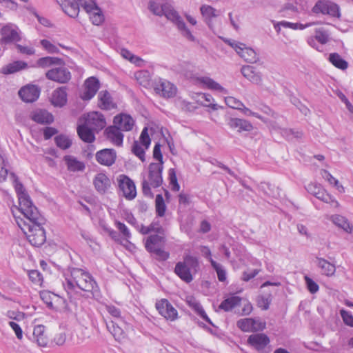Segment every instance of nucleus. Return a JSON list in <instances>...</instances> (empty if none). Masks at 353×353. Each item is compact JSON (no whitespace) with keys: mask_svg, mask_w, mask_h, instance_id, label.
<instances>
[{"mask_svg":"<svg viewBox=\"0 0 353 353\" xmlns=\"http://www.w3.org/2000/svg\"><path fill=\"white\" fill-rule=\"evenodd\" d=\"M169 178L170 181V183L172 185V190L174 191H179L180 186L177 182V178L176 176V173L174 169H170L169 170Z\"/></svg>","mask_w":353,"mask_h":353,"instance_id":"bf43d9fd","label":"nucleus"},{"mask_svg":"<svg viewBox=\"0 0 353 353\" xmlns=\"http://www.w3.org/2000/svg\"><path fill=\"white\" fill-rule=\"evenodd\" d=\"M341 315L346 325L353 327V316L350 314V312L342 310L341 311Z\"/></svg>","mask_w":353,"mask_h":353,"instance_id":"69168bd1","label":"nucleus"},{"mask_svg":"<svg viewBox=\"0 0 353 353\" xmlns=\"http://www.w3.org/2000/svg\"><path fill=\"white\" fill-rule=\"evenodd\" d=\"M62 63L61 59L51 57H46L40 58L37 63L39 67L45 68L53 65H60Z\"/></svg>","mask_w":353,"mask_h":353,"instance_id":"a18cd8bd","label":"nucleus"},{"mask_svg":"<svg viewBox=\"0 0 353 353\" xmlns=\"http://www.w3.org/2000/svg\"><path fill=\"white\" fill-rule=\"evenodd\" d=\"M134 79L139 84L147 88L150 85L151 81V75L148 70H139L134 74Z\"/></svg>","mask_w":353,"mask_h":353,"instance_id":"a19ab883","label":"nucleus"},{"mask_svg":"<svg viewBox=\"0 0 353 353\" xmlns=\"http://www.w3.org/2000/svg\"><path fill=\"white\" fill-rule=\"evenodd\" d=\"M307 190L309 192L314 194L317 199L325 202L331 203L334 202L338 205V202L334 199L328 194L325 190L321 188L316 184H309Z\"/></svg>","mask_w":353,"mask_h":353,"instance_id":"a878e982","label":"nucleus"},{"mask_svg":"<svg viewBox=\"0 0 353 353\" xmlns=\"http://www.w3.org/2000/svg\"><path fill=\"white\" fill-rule=\"evenodd\" d=\"M8 324L12 327V329L14 330L17 338L19 340H21L23 338V331H22V329L21 328L20 325L14 321H10L8 323Z\"/></svg>","mask_w":353,"mask_h":353,"instance_id":"338daca9","label":"nucleus"},{"mask_svg":"<svg viewBox=\"0 0 353 353\" xmlns=\"http://www.w3.org/2000/svg\"><path fill=\"white\" fill-rule=\"evenodd\" d=\"M164 12L163 15H165V17L174 23L181 34L185 37L187 39L191 41H195L196 39L194 36L192 34L190 30L187 28L185 22L179 14V13L172 7V6L165 3L164 4Z\"/></svg>","mask_w":353,"mask_h":353,"instance_id":"0eeeda50","label":"nucleus"},{"mask_svg":"<svg viewBox=\"0 0 353 353\" xmlns=\"http://www.w3.org/2000/svg\"><path fill=\"white\" fill-rule=\"evenodd\" d=\"M236 325L243 332H254L264 328V325H261V323L251 318L240 319Z\"/></svg>","mask_w":353,"mask_h":353,"instance_id":"bb28decb","label":"nucleus"},{"mask_svg":"<svg viewBox=\"0 0 353 353\" xmlns=\"http://www.w3.org/2000/svg\"><path fill=\"white\" fill-rule=\"evenodd\" d=\"M199 267V260L196 257L187 254L183 261L178 262L174 268V273L185 283H190L193 280V274L196 272Z\"/></svg>","mask_w":353,"mask_h":353,"instance_id":"39448f33","label":"nucleus"},{"mask_svg":"<svg viewBox=\"0 0 353 353\" xmlns=\"http://www.w3.org/2000/svg\"><path fill=\"white\" fill-rule=\"evenodd\" d=\"M241 71L243 76L251 83L259 85L262 84L263 79L261 73L254 67L244 65L241 68Z\"/></svg>","mask_w":353,"mask_h":353,"instance_id":"393cba45","label":"nucleus"},{"mask_svg":"<svg viewBox=\"0 0 353 353\" xmlns=\"http://www.w3.org/2000/svg\"><path fill=\"white\" fill-rule=\"evenodd\" d=\"M321 174L323 178L326 179L331 185H334L339 192H344V188L343 185H340L339 181L334 178L328 171L322 170L321 171Z\"/></svg>","mask_w":353,"mask_h":353,"instance_id":"8fccbe9b","label":"nucleus"},{"mask_svg":"<svg viewBox=\"0 0 353 353\" xmlns=\"http://www.w3.org/2000/svg\"><path fill=\"white\" fill-rule=\"evenodd\" d=\"M119 177V188L123 196L128 199H134L137 194L134 182L125 175H121Z\"/></svg>","mask_w":353,"mask_h":353,"instance_id":"6ab92c4d","label":"nucleus"},{"mask_svg":"<svg viewBox=\"0 0 353 353\" xmlns=\"http://www.w3.org/2000/svg\"><path fill=\"white\" fill-rule=\"evenodd\" d=\"M64 275L65 282L63 283V285L68 293L74 291L77 288L88 292L98 290V285L92 276L82 269L70 268Z\"/></svg>","mask_w":353,"mask_h":353,"instance_id":"7ed1b4c3","label":"nucleus"},{"mask_svg":"<svg viewBox=\"0 0 353 353\" xmlns=\"http://www.w3.org/2000/svg\"><path fill=\"white\" fill-rule=\"evenodd\" d=\"M115 225H116V227L118 228V230L121 232V233L125 237V239H128L131 237V234H130L128 228L124 223H123L120 221H116Z\"/></svg>","mask_w":353,"mask_h":353,"instance_id":"052dcab7","label":"nucleus"},{"mask_svg":"<svg viewBox=\"0 0 353 353\" xmlns=\"http://www.w3.org/2000/svg\"><path fill=\"white\" fill-rule=\"evenodd\" d=\"M99 106L103 110H111L116 107L112 101L110 94L106 91L103 90L99 93Z\"/></svg>","mask_w":353,"mask_h":353,"instance_id":"72a5a7b5","label":"nucleus"},{"mask_svg":"<svg viewBox=\"0 0 353 353\" xmlns=\"http://www.w3.org/2000/svg\"><path fill=\"white\" fill-rule=\"evenodd\" d=\"M196 81L199 85L205 87L209 90H216L223 94L228 93V90L225 88L208 77H197Z\"/></svg>","mask_w":353,"mask_h":353,"instance_id":"cd10ccee","label":"nucleus"},{"mask_svg":"<svg viewBox=\"0 0 353 353\" xmlns=\"http://www.w3.org/2000/svg\"><path fill=\"white\" fill-rule=\"evenodd\" d=\"M67 165L68 170L70 172L83 171L85 169L83 162L79 161L76 157L70 155H66L63 158Z\"/></svg>","mask_w":353,"mask_h":353,"instance_id":"f704fd0d","label":"nucleus"},{"mask_svg":"<svg viewBox=\"0 0 353 353\" xmlns=\"http://www.w3.org/2000/svg\"><path fill=\"white\" fill-rule=\"evenodd\" d=\"M94 130L87 125L82 123L77 127V133L82 141L92 143L95 139Z\"/></svg>","mask_w":353,"mask_h":353,"instance_id":"2f4dec72","label":"nucleus"},{"mask_svg":"<svg viewBox=\"0 0 353 353\" xmlns=\"http://www.w3.org/2000/svg\"><path fill=\"white\" fill-rule=\"evenodd\" d=\"M228 125L232 129H238L239 132H250L253 129V126L250 122L239 118H230L228 120Z\"/></svg>","mask_w":353,"mask_h":353,"instance_id":"7c9ffc66","label":"nucleus"},{"mask_svg":"<svg viewBox=\"0 0 353 353\" xmlns=\"http://www.w3.org/2000/svg\"><path fill=\"white\" fill-rule=\"evenodd\" d=\"M241 299L237 296H230L221 302L219 308L228 312L240 304Z\"/></svg>","mask_w":353,"mask_h":353,"instance_id":"37998d69","label":"nucleus"},{"mask_svg":"<svg viewBox=\"0 0 353 353\" xmlns=\"http://www.w3.org/2000/svg\"><path fill=\"white\" fill-rule=\"evenodd\" d=\"M54 141L57 147L62 150H66L69 148L72 144L70 139L65 135H59L56 137Z\"/></svg>","mask_w":353,"mask_h":353,"instance_id":"603ef678","label":"nucleus"},{"mask_svg":"<svg viewBox=\"0 0 353 353\" xmlns=\"http://www.w3.org/2000/svg\"><path fill=\"white\" fill-rule=\"evenodd\" d=\"M46 75L48 79L60 83H65L71 78L70 71L63 66L52 68L46 72Z\"/></svg>","mask_w":353,"mask_h":353,"instance_id":"2eb2a0df","label":"nucleus"},{"mask_svg":"<svg viewBox=\"0 0 353 353\" xmlns=\"http://www.w3.org/2000/svg\"><path fill=\"white\" fill-rule=\"evenodd\" d=\"M209 162L211 164L216 165V166L222 168L223 170H225L232 176L236 177V174H234V172L233 171H232L227 165H225L224 164H223L221 162L219 161L218 160H216L215 159H212L210 160Z\"/></svg>","mask_w":353,"mask_h":353,"instance_id":"0e129e2a","label":"nucleus"},{"mask_svg":"<svg viewBox=\"0 0 353 353\" xmlns=\"http://www.w3.org/2000/svg\"><path fill=\"white\" fill-rule=\"evenodd\" d=\"M330 62L336 68L341 70H345L348 67L347 62L344 60L338 53H331L329 55Z\"/></svg>","mask_w":353,"mask_h":353,"instance_id":"c03bdc74","label":"nucleus"},{"mask_svg":"<svg viewBox=\"0 0 353 353\" xmlns=\"http://www.w3.org/2000/svg\"><path fill=\"white\" fill-rule=\"evenodd\" d=\"M30 279L36 284H41L42 281V276L38 270H31L29 272Z\"/></svg>","mask_w":353,"mask_h":353,"instance_id":"e2e57ef3","label":"nucleus"},{"mask_svg":"<svg viewBox=\"0 0 353 353\" xmlns=\"http://www.w3.org/2000/svg\"><path fill=\"white\" fill-rule=\"evenodd\" d=\"M99 89V81L95 77L87 79L84 83V90L80 97L84 101L90 100Z\"/></svg>","mask_w":353,"mask_h":353,"instance_id":"f3484780","label":"nucleus"},{"mask_svg":"<svg viewBox=\"0 0 353 353\" xmlns=\"http://www.w3.org/2000/svg\"><path fill=\"white\" fill-rule=\"evenodd\" d=\"M330 220L332 221L334 225L343 229L345 232L348 233L352 232V227L344 216L339 214L332 215L330 217Z\"/></svg>","mask_w":353,"mask_h":353,"instance_id":"58836bf2","label":"nucleus"},{"mask_svg":"<svg viewBox=\"0 0 353 353\" xmlns=\"http://www.w3.org/2000/svg\"><path fill=\"white\" fill-rule=\"evenodd\" d=\"M312 10L315 14H327L334 18L340 19L341 17L339 6L330 0H319Z\"/></svg>","mask_w":353,"mask_h":353,"instance_id":"6e6552de","label":"nucleus"},{"mask_svg":"<svg viewBox=\"0 0 353 353\" xmlns=\"http://www.w3.org/2000/svg\"><path fill=\"white\" fill-rule=\"evenodd\" d=\"M211 265L216 271L219 281L221 282L225 281L227 279V273L223 266L214 260H211Z\"/></svg>","mask_w":353,"mask_h":353,"instance_id":"de8ad7c7","label":"nucleus"},{"mask_svg":"<svg viewBox=\"0 0 353 353\" xmlns=\"http://www.w3.org/2000/svg\"><path fill=\"white\" fill-rule=\"evenodd\" d=\"M150 10L155 15L162 16L164 12V4L160 6L153 1H150L149 3Z\"/></svg>","mask_w":353,"mask_h":353,"instance_id":"5fc2aeb1","label":"nucleus"},{"mask_svg":"<svg viewBox=\"0 0 353 353\" xmlns=\"http://www.w3.org/2000/svg\"><path fill=\"white\" fill-rule=\"evenodd\" d=\"M304 279L307 285V288L312 294H314L319 291V287L318 284L314 282L308 276H305Z\"/></svg>","mask_w":353,"mask_h":353,"instance_id":"4d7b16f0","label":"nucleus"},{"mask_svg":"<svg viewBox=\"0 0 353 353\" xmlns=\"http://www.w3.org/2000/svg\"><path fill=\"white\" fill-rule=\"evenodd\" d=\"M63 10L70 17L79 15L80 6L89 14L92 23L100 25L104 20L101 8L94 0H59Z\"/></svg>","mask_w":353,"mask_h":353,"instance_id":"f03ea898","label":"nucleus"},{"mask_svg":"<svg viewBox=\"0 0 353 353\" xmlns=\"http://www.w3.org/2000/svg\"><path fill=\"white\" fill-rule=\"evenodd\" d=\"M225 42L246 62L254 63L259 60L256 52L252 48L246 47L244 43L230 40Z\"/></svg>","mask_w":353,"mask_h":353,"instance_id":"1a4fd4ad","label":"nucleus"},{"mask_svg":"<svg viewBox=\"0 0 353 353\" xmlns=\"http://www.w3.org/2000/svg\"><path fill=\"white\" fill-rule=\"evenodd\" d=\"M202 16L205 18L208 23L214 17H216L218 14L217 11L212 7L207 5H203L200 8Z\"/></svg>","mask_w":353,"mask_h":353,"instance_id":"09e8293b","label":"nucleus"},{"mask_svg":"<svg viewBox=\"0 0 353 353\" xmlns=\"http://www.w3.org/2000/svg\"><path fill=\"white\" fill-rule=\"evenodd\" d=\"M248 343L259 352H264L265 347L270 343L269 337L263 333L252 334L248 339Z\"/></svg>","mask_w":353,"mask_h":353,"instance_id":"4be33fe9","label":"nucleus"},{"mask_svg":"<svg viewBox=\"0 0 353 353\" xmlns=\"http://www.w3.org/2000/svg\"><path fill=\"white\" fill-rule=\"evenodd\" d=\"M6 316L10 319L16 320L18 321L23 320L24 319L23 313L11 310L7 312Z\"/></svg>","mask_w":353,"mask_h":353,"instance_id":"774afa93","label":"nucleus"},{"mask_svg":"<svg viewBox=\"0 0 353 353\" xmlns=\"http://www.w3.org/2000/svg\"><path fill=\"white\" fill-rule=\"evenodd\" d=\"M188 304L203 319L212 325H214L211 320L205 314L201 305L192 296L188 297L187 299Z\"/></svg>","mask_w":353,"mask_h":353,"instance_id":"c9c22d12","label":"nucleus"},{"mask_svg":"<svg viewBox=\"0 0 353 353\" xmlns=\"http://www.w3.org/2000/svg\"><path fill=\"white\" fill-rule=\"evenodd\" d=\"M45 327L42 325H38L34 327L33 330L34 340L41 347H46L48 344V339L45 335Z\"/></svg>","mask_w":353,"mask_h":353,"instance_id":"e433bc0d","label":"nucleus"},{"mask_svg":"<svg viewBox=\"0 0 353 353\" xmlns=\"http://www.w3.org/2000/svg\"><path fill=\"white\" fill-rule=\"evenodd\" d=\"M273 26L275 31L279 34L281 32V28H290L292 30H304L307 28L311 27L312 26L319 24V22H310L305 24H302L301 23H292L287 21H272Z\"/></svg>","mask_w":353,"mask_h":353,"instance_id":"aec40b11","label":"nucleus"},{"mask_svg":"<svg viewBox=\"0 0 353 353\" xmlns=\"http://www.w3.org/2000/svg\"><path fill=\"white\" fill-rule=\"evenodd\" d=\"M317 265L321 269L322 274L327 276H333L335 273V266L323 258H317Z\"/></svg>","mask_w":353,"mask_h":353,"instance_id":"4c0bfd02","label":"nucleus"},{"mask_svg":"<svg viewBox=\"0 0 353 353\" xmlns=\"http://www.w3.org/2000/svg\"><path fill=\"white\" fill-rule=\"evenodd\" d=\"M330 41V34L327 30L323 28H316L314 30V35L310 36L307 39V44L318 51H321L317 42L321 45H325Z\"/></svg>","mask_w":353,"mask_h":353,"instance_id":"ddd939ff","label":"nucleus"},{"mask_svg":"<svg viewBox=\"0 0 353 353\" xmlns=\"http://www.w3.org/2000/svg\"><path fill=\"white\" fill-rule=\"evenodd\" d=\"M164 238L158 234L150 235L145 243L147 251L152 253L158 261H165L169 258L170 254L162 249Z\"/></svg>","mask_w":353,"mask_h":353,"instance_id":"423d86ee","label":"nucleus"},{"mask_svg":"<svg viewBox=\"0 0 353 353\" xmlns=\"http://www.w3.org/2000/svg\"><path fill=\"white\" fill-rule=\"evenodd\" d=\"M9 178L17 192L21 215L17 216L13 211V215L18 226L26 235L29 242L34 246L43 245L46 240V232L43 228L46 220L40 214L37 208L32 203L23 185L19 181L16 174L9 171L8 162L0 154V183Z\"/></svg>","mask_w":353,"mask_h":353,"instance_id":"f257e3e1","label":"nucleus"},{"mask_svg":"<svg viewBox=\"0 0 353 353\" xmlns=\"http://www.w3.org/2000/svg\"><path fill=\"white\" fill-rule=\"evenodd\" d=\"M1 42L3 43H16L21 40L19 28L13 23L4 25L1 30Z\"/></svg>","mask_w":353,"mask_h":353,"instance_id":"9b49d317","label":"nucleus"},{"mask_svg":"<svg viewBox=\"0 0 353 353\" xmlns=\"http://www.w3.org/2000/svg\"><path fill=\"white\" fill-rule=\"evenodd\" d=\"M26 67L27 63L26 62L17 61L3 66L1 71L3 74H8L17 72Z\"/></svg>","mask_w":353,"mask_h":353,"instance_id":"ea45409f","label":"nucleus"},{"mask_svg":"<svg viewBox=\"0 0 353 353\" xmlns=\"http://www.w3.org/2000/svg\"><path fill=\"white\" fill-rule=\"evenodd\" d=\"M198 101H200L203 106L210 107L213 110H217L221 108L217 103H214V99L210 94L200 93L198 94Z\"/></svg>","mask_w":353,"mask_h":353,"instance_id":"79ce46f5","label":"nucleus"},{"mask_svg":"<svg viewBox=\"0 0 353 353\" xmlns=\"http://www.w3.org/2000/svg\"><path fill=\"white\" fill-rule=\"evenodd\" d=\"M150 142L148 128H144L141 133L139 141H134L133 143L132 151L143 162L145 161V150L149 148Z\"/></svg>","mask_w":353,"mask_h":353,"instance_id":"9d476101","label":"nucleus"},{"mask_svg":"<svg viewBox=\"0 0 353 353\" xmlns=\"http://www.w3.org/2000/svg\"><path fill=\"white\" fill-rule=\"evenodd\" d=\"M155 306L159 313L167 320L174 321L178 319L177 310L167 299L158 301Z\"/></svg>","mask_w":353,"mask_h":353,"instance_id":"f8f14e48","label":"nucleus"},{"mask_svg":"<svg viewBox=\"0 0 353 353\" xmlns=\"http://www.w3.org/2000/svg\"><path fill=\"white\" fill-rule=\"evenodd\" d=\"M114 125L122 131H130L134 125V120L127 114H120L114 118Z\"/></svg>","mask_w":353,"mask_h":353,"instance_id":"5701e85b","label":"nucleus"},{"mask_svg":"<svg viewBox=\"0 0 353 353\" xmlns=\"http://www.w3.org/2000/svg\"><path fill=\"white\" fill-rule=\"evenodd\" d=\"M51 103L56 107H63L67 103V93L65 87L55 90L51 97Z\"/></svg>","mask_w":353,"mask_h":353,"instance_id":"c756f323","label":"nucleus"},{"mask_svg":"<svg viewBox=\"0 0 353 353\" xmlns=\"http://www.w3.org/2000/svg\"><path fill=\"white\" fill-rule=\"evenodd\" d=\"M41 44L42 47L50 53H57L59 52V49L57 46L52 44L50 41L46 39H43L41 41Z\"/></svg>","mask_w":353,"mask_h":353,"instance_id":"13d9d810","label":"nucleus"},{"mask_svg":"<svg viewBox=\"0 0 353 353\" xmlns=\"http://www.w3.org/2000/svg\"><path fill=\"white\" fill-rule=\"evenodd\" d=\"M40 90L34 85H28L23 87L19 91L21 99L27 103L35 101L39 97Z\"/></svg>","mask_w":353,"mask_h":353,"instance_id":"412c9836","label":"nucleus"},{"mask_svg":"<svg viewBox=\"0 0 353 353\" xmlns=\"http://www.w3.org/2000/svg\"><path fill=\"white\" fill-rule=\"evenodd\" d=\"M32 119L40 124H48L53 121L52 114L45 110H37L32 113Z\"/></svg>","mask_w":353,"mask_h":353,"instance_id":"473e14b6","label":"nucleus"},{"mask_svg":"<svg viewBox=\"0 0 353 353\" xmlns=\"http://www.w3.org/2000/svg\"><path fill=\"white\" fill-rule=\"evenodd\" d=\"M117 154L113 149H103L97 152L96 159L101 165H112L116 160Z\"/></svg>","mask_w":353,"mask_h":353,"instance_id":"b1692460","label":"nucleus"},{"mask_svg":"<svg viewBox=\"0 0 353 353\" xmlns=\"http://www.w3.org/2000/svg\"><path fill=\"white\" fill-rule=\"evenodd\" d=\"M119 128L114 125L109 126L105 129L107 139L117 146H121L123 144V134Z\"/></svg>","mask_w":353,"mask_h":353,"instance_id":"c85d7f7f","label":"nucleus"},{"mask_svg":"<svg viewBox=\"0 0 353 353\" xmlns=\"http://www.w3.org/2000/svg\"><path fill=\"white\" fill-rule=\"evenodd\" d=\"M40 297L41 300L49 307H52V299L55 295L48 291H42L40 292Z\"/></svg>","mask_w":353,"mask_h":353,"instance_id":"6e6d98bb","label":"nucleus"},{"mask_svg":"<svg viewBox=\"0 0 353 353\" xmlns=\"http://www.w3.org/2000/svg\"><path fill=\"white\" fill-rule=\"evenodd\" d=\"M38 19V21L42 24L43 26L46 27H49L51 26V23L50 21L43 17H41L38 14V13L36 12V10L32 7H28L27 8Z\"/></svg>","mask_w":353,"mask_h":353,"instance_id":"680f3d73","label":"nucleus"},{"mask_svg":"<svg viewBox=\"0 0 353 353\" xmlns=\"http://www.w3.org/2000/svg\"><path fill=\"white\" fill-rule=\"evenodd\" d=\"M93 185L98 193L104 194L111 189L112 183L105 174L98 173L93 179Z\"/></svg>","mask_w":353,"mask_h":353,"instance_id":"a211bd4d","label":"nucleus"},{"mask_svg":"<svg viewBox=\"0 0 353 353\" xmlns=\"http://www.w3.org/2000/svg\"><path fill=\"white\" fill-rule=\"evenodd\" d=\"M156 213L159 216H163L166 210V205L161 194H157L155 199Z\"/></svg>","mask_w":353,"mask_h":353,"instance_id":"3c124183","label":"nucleus"},{"mask_svg":"<svg viewBox=\"0 0 353 353\" xmlns=\"http://www.w3.org/2000/svg\"><path fill=\"white\" fill-rule=\"evenodd\" d=\"M225 102L228 106L233 109L241 110L243 107V103L233 97H225Z\"/></svg>","mask_w":353,"mask_h":353,"instance_id":"864d4df0","label":"nucleus"},{"mask_svg":"<svg viewBox=\"0 0 353 353\" xmlns=\"http://www.w3.org/2000/svg\"><path fill=\"white\" fill-rule=\"evenodd\" d=\"M163 169L161 163H151L149 165L148 174L142 181V191L145 196L152 197L151 188H158L161 185Z\"/></svg>","mask_w":353,"mask_h":353,"instance_id":"20e7f679","label":"nucleus"},{"mask_svg":"<svg viewBox=\"0 0 353 353\" xmlns=\"http://www.w3.org/2000/svg\"><path fill=\"white\" fill-rule=\"evenodd\" d=\"M116 340L120 341L125 338V334L122 327H121L118 323L115 321L111 322V326L107 325Z\"/></svg>","mask_w":353,"mask_h":353,"instance_id":"49530a36","label":"nucleus"},{"mask_svg":"<svg viewBox=\"0 0 353 353\" xmlns=\"http://www.w3.org/2000/svg\"><path fill=\"white\" fill-rule=\"evenodd\" d=\"M155 92L164 98H172L177 92L176 87L171 82L167 80H161L156 83L154 87Z\"/></svg>","mask_w":353,"mask_h":353,"instance_id":"dca6fc26","label":"nucleus"},{"mask_svg":"<svg viewBox=\"0 0 353 353\" xmlns=\"http://www.w3.org/2000/svg\"><path fill=\"white\" fill-rule=\"evenodd\" d=\"M83 119L84 124L94 129L96 132H99L106 125L103 115L99 112H90Z\"/></svg>","mask_w":353,"mask_h":353,"instance_id":"4468645a","label":"nucleus"}]
</instances>
